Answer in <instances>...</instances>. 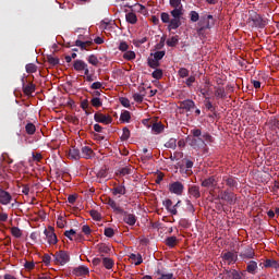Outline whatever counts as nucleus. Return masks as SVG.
Here are the masks:
<instances>
[{
    "mask_svg": "<svg viewBox=\"0 0 279 279\" xmlns=\"http://www.w3.org/2000/svg\"><path fill=\"white\" fill-rule=\"evenodd\" d=\"M107 204H108V206H110V208H112V210H113V213H116V215L123 216L124 223H128V226L136 225V216L134 214H130V213L123 210V207H121V205H119V203H117L114 199L108 198Z\"/></svg>",
    "mask_w": 279,
    "mask_h": 279,
    "instance_id": "1",
    "label": "nucleus"
},
{
    "mask_svg": "<svg viewBox=\"0 0 279 279\" xmlns=\"http://www.w3.org/2000/svg\"><path fill=\"white\" fill-rule=\"evenodd\" d=\"M222 279H247L245 270H238L234 268H225Z\"/></svg>",
    "mask_w": 279,
    "mask_h": 279,
    "instance_id": "2",
    "label": "nucleus"
},
{
    "mask_svg": "<svg viewBox=\"0 0 279 279\" xmlns=\"http://www.w3.org/2000/svg\"><path fill=\"white\" fill-rule=\"evenodd\" d=\"M250 23H252V27H258L259 29H265L267 26V20L263 19L260 14L254 12L248 17Z\"/></svg>",
    "mask_w": 279,
    "mask_h": 279,
    "instance_id": "3",
    "label": "nucleus"
},
{
    "mask_svg": "<svg viewBox=\"0 0 279 279\" xmlns=\"http://www.w3.org/2000/svg\"><path fill=\"white\" fill-rule=\"evenodd\" d=\"M216 199H222V202H227L230 206H234V204H236V194L229 190L220 191L219 195L216 196Z\"/></svg>",
    "mask_w": 279,
    "mask_h": 279,
    "instance_id": "4",
    "label": "nucleus"
},
{
    "mask_svg": "<svg viewBox=\"0 0 279 279\" xmlns=\"http://www.w3.org/2000/svg\"><path fill=\"white\" fill-rule=\"evenodd\" d=\"M219 181H217V177L216 175H211L207 179H204L201 183V185L204 189H209V195H214L215 194V190L217 189V184Z\"/></svg>",
    "mask_w": 279,
    "mask_h": 279,
    "instance_id": "5",
    "label": "nucleus"
},
{
    "mask_svg": "<svg viewBox=\"0 0 279 279\" xmlns=\"http://www.w3.org/2000/svg\"><path fill=\"white\" fill-rule=\"evenodd\" d=\"M54 263L56 265L64 266L69 260H71V256L65 251H58L56 254H53Z\"/></svg>",
    "mask_w": 279,
    "mask_h": 279,
    "instance_id": "6",
    "label": "nucleus"
},
{
    "mask_svg": "<svg viewBox=\"0 0 279 279\" xmlns=\"http://www.w3.org/2000/svg\"><path fill=\"white\" fill-rule=\"evenodd\" d=\"M44 234L46 235L49 245H56L58 243V235H56L53 227H48V229H45Z\"/></svg>",
    "mask_w": 279,
    "mask_h": 279,
    "instance_id": "7",
    "label": "nucleus"
},
{
    "mask_svg": "<svg viewBox=\"0 0 279 279\" xmlns=\"http://www.w3.org/2000/svg\"><path fill=\"white\" fill-rule=\"evenodd\" d=\"M73 69L74 71H77V73H82V71H84V75H88V63H86L84 60H75L73 62Z\"/></svg>",
    "mask_w": 279,
    "mask_h": 279,
    "instance_id": "8",
    "label": "nucleus"
},
{
    "mask_svg": "<svg viewBox=\"0 0 279 279\" xmlns=\"http://www.w3.org/2000/svg\"><path fill=\"white\" fill-rule=\"evenodd\" d=\"M94 121H96V123H102L104 125H110V123H112V117L96 112L94 114Z\"/></svg>",
    "mask_w": 279,
    "mask_h": 279,
    "instance_id": "9",
    "label": "nucleus"
},
{
    "mask_svg": "<svg viewBox=\"0 0 279 279\" xmlns=\"http://www.w3.org/2000/svg\"><path fill=\"white\" fill-rule=\"evenodd\" d=\"M155 279H177L173 272H167L162 268H157L154 272Z\"/></svg>",
    "mask_w": 279,
    "mask_h": 279,
    "instance_id": "10",
    "label": "nucleus"
},
{
    "mask_svg": "<svg viewBox=\"0 0 279 279\" xmlns=\"http://www.w3.org/2000/svg\"><path fill=\"white\" fill-rule=\"evenodd\" d=\"M169 191L174 195H182L184 193V184L180 181L173 182L169 185Z\"/></svg>",
    "mask_w": 279,
    "mask_h": 279,
    "instance_id": "11",
    "label": "nucleus"
},
{
    "mask_svg": "<svg viewBox=\"0 0 279 279\" xmlns=\"http://www.w3.org/2000/svg\"><path fill=\"white\" fill-rule=\"evenodd\" d=\"M198 25H203L207 29H210L215 26V17H213V15H203L198 22Z\"/></svg>",
    "mask_w": 279,
    "mask_h": 279,
    "instance_id": "12",
    "label": "nucleus"
},
{
    "mask_svg": "<svg viewBox=\"0 0 279 279\" xmlns=\"http://www.w3.org/2000/svg\"><path fill=\"white\" fill-rule=\"evenodd\" d=\"M222 260L228 265H234L239 260V255L234 252H226L222 254Z\"/></svg>",
    "mask_w": 279,
    "mask_h": 279,
    "instance_id": "13",
    "label": "nucleus"
},
{
    "mask_svg": "<svg viewBox=\"0 0 279 279\" xmlns=\"http://www.w3.org/2000/svg\"><path fill=\"white\" fill-rule=\"evenodd\" d=\"M12 202V194L0 187V204L8 206Z\"/></svg>",
    "mask_w": 279,
    "mask_h": 279,
    "instance_id": "14",
    "label": "nucleus"
},
{
    "mask_svg": "<svg viewBox=\"0 0 279 279\" xmlns=\"http://www.w3.org/2000/svg\"><path fill=\"white\" fill-rule=\"evenodd\" d=\"M180 109L185 110V112H191L195 108V101L192 99H185L179 102Z\"/></svg>",
    "mask_w": 279,
    "mask_h": 279,
    "instance_id": "15",
    "label": "nucleus"
},
{
    "mask_svg": "<svg viewBox=\"0 0 279 279\" xmlns=\"http://www.w3.org/2000/svg\"><path fill=\"white\" fill-rule=\"evenodd\" d=\"M187 193L190 197H193L194 199H199L202 197V192L199 191L198 185H190Z\"/></svg>",
    "mask_w": 279,
    "mask_h": 279,
    "instance_id": "16",
    "label": "nucleus"
},
{
    "mask_svg": "<svg viewBox=\"0 0 279 279\" xmlns=\"http://www.w3.org/2000/svg\"><path fill=\"white\" fill-rule=\"evenodd\" d=\"M245 274H251L252 276H256V271H258V263H256L255 260H250L246 264V269L244 270Z\"/></svg>",
    "mask_w": 279,
    "mask_h": 279,
    "instance_id": "17",
    "label": "nucleus"
},
{
    "mask_svg": "<svg viewBox=\"0 0 279 279\" xmlns=\"http://www.w3.org/2000/svg\"><path fill=\"white\" fill-rule=\"evenodd\" d=\"M222 182H225V184L229 186V189H236V186H239V182H236V179H234V177H223Z\"/></svg>",
    "mask_w": 279,
    "mask_h": 279,
    "instance_id": "18",
    "label": "nucleus"
},
{
    "mask_svg": "<svg viewBox=\"0 0 279 279\" xmlns=\"http://www.w3.org/2000/svg\"><path fill=\"white\" fill-rule=\"evenodd\" d=\"M93 148L88 146H84L81 148V158H85V160H90L93 158Z\"/></svg>",
    "mask_w": 279,
    "mask_h": 279,
    "instance_id": "19",
    "label": "nucleus"
},
{
    "mask_svg": "<svg viewBox=\"0 0 279 279\" xmlns=\"http://www.w3.org/2000/svg\"><path fill=\"white\" fill-rule=\"evenodd\" d=\"M72 274L74 276H88L89 270H88V267L86 266H78L73 268Z\"/></svg>",
    "mask_w": 279,
    "mask_h": 279,
    "instance_id": "20",
    "label": "nucleus"
},
{
    "mask_svg": "<svg viewBox=\"0 0 279 279\" xmlns=\"http://www.w3.org/2000/svg\"><path fill=\"white\" fill-rule=\"evenodd\" d=\"M69 156H70V158H72L73 160H80V158H82V153L78 150L77 147L72 146V147L70 148Z\"/></svg>",
    "mask_w": 279,
    "mask_h": 279,
    "instance_id": "21",
    "label": "nucleus"
},
{
    "mask_svg": "<svg viewBox=\"0 0 279 279\" xmlns=\"http://www.w3.org/2000/svg\"><path fill=\"white\" fill-rule=\"evenodd\" d=\"M254 256H255V253L253 248H246L240 253V258H242V260H245V258L247 259L254 258Z\"/></svg>",
    "mask_w": 279,
    "mask_h": 279,
    "instance_id": "22",
    "label": "nucleus"
},
{
    "mask_svg": "<svg viewBox=\"0 0 279 279\" xmlns=\"http://www.w3.org/2000/svg\"><path fill=\"white\" fill-rule=\"evenodd\" d=\"M35 92H36V85H34V83H28L27 85H23V93L24 95H27V97H29V95H32Z\"/></svg>",
    "mask_w": 279,
    "mask_h": 279,
    "instance_id": "23",
    "label": "nucleus"
},
{
    "mask_svg": "<svg viewBox=\"0 0 279 279\" xmlns=\"http://www.w3.org/2000/svg\"><path fill=\"white\" fill-rule=\"evenodd\" d=\"M130 174H132V167H130V166L121 168L120 170H118L116 172V175H118L119 178H123V177L130 175Z\"/></svg>",
    "mask_w": 279,
    "mask_h": 279,
    "instance_id": "24",
    "label": "nucleus"
},
{
    "mask_svg": "<svg viewBox=\"0 0 279 279\" xmlns=\"http://www.w3.org/2000/svg\"><path fill=\"white\" fill-rule=\"evenodd\" d=\"M125 19H126V23H130L131 25H136V23H138V17L134 12L126 13Z\"/></svg>",
    "mask_w": 279,
    "mask_h": 279,
    "instance_id": "25",
    "label": "nucleus"
},
{
    "mask_svg": "<svg viewBox=\"0 0 279 279\" xmlns=\"http://www.w3.org/2000/svg\"><path fill=\"white\" fill-rule=\"evenodd\" d=\"M180 25H182V22L180 21V19L173 17L169 22L168 29H169V32H171V29H178V27H180Z\"/></svg>",
    "mask_w": 279,
    "mask_h": 279,
    "instance_id": "26",
    "label": "nucleus"
},
{
    "mask_svg": "<svg viewBox=\"0 0 279 279\" xmlns=\"http://www.w3.org/2000/svg\"><path fill=\"white\" fill-rule=\"evenodd\" d=\"M165 243L168 247L173 248L175 245H178V238L172 235V236H168L165 240Z\"/></svg>",
    "mask_w": 279,
    "mask_h": 279,
    "instance_id": "27",
    "label": "nucleus"
},
{
    "mask_svg": "<svg viewBox=\"0 0 279 279\" xmlns=\"http://www.w3.org/2000/svg\"><path fill=\"white\" fill-rule=\"evenodd\" d=\"M111 193L112 195H125L126 193L125 185H118L111 189Z\"/></svg>",
    "mask_w": 279,
    "mask_h": 279,
    "instance_id": "28",
    "label": "nucleus"
},
{
    "mask_svg": "<svg viewBox=\"0 0 279 279\" xmlns=\"http://www.w3.org/2000/svg\"><path fill=\"white\" fill-rule=\"evenodd\" d=\"M180 43V37L178 35L172 36L171 38L167 39L166 45L168 47H178V44Z\"/></svg>",
    "mask_w": 279,
    "mask_h": 279,
    "instance_id": "29",
    "label": "nucleus"
},
{
    "mask_svg": "<svg viewBox=\"0 0 279 279\" xmlns=\"http://www.w3.org/2000/svg\"><path fill=\"white\" fill-rule=\"evenodd\" d=\"M133 263L134 265L138 266V265H142L143 263V256L141 254H134L132 253L129 257Z\"/></svg>",
    "mask_w": 279,
    "mask_h": 279,
    "instance_id": "30",
    "label": "nucleus"
},
{
    "mask_svg": "<svg viewBox=\"0 0 279 279\" xmlns=\"http://www.w3.org/2000/svg\"><path fill=\"white\" fill-rule=\"evenodd\" d=\"M151 131L154 134H162V132H165V125L162 123H154Z\"/></svg>",
    "mask_w": 279,
    "mask_h": 279,
    "instance_id": "31",
    "label": "nucleus"
},
{
    "mask_svg": "<svg viewBox=\"0 0 279 279\" xmlns=\"http://www.w3.org/2000/svg\"><path fill=\"white\" fill-rule=\"evenodd\" d=\"M102 265L105 269H112L114 267V260L110 257L102 258Z\"/></svg>",
    "mask_w": 279,
    "mask_h": 279,
    "instance_id": "32",
    "label": "nucleus"
},
{
    "mask_svg": "<svg viewBox=\"0 0 279 279\" xmlns=\"http://www.w3.org/2000/svg\"><path fill=\"white\" fill-rule=\"evenodd\" d=\"M264 267H266V268L271 267L272 269H278L279 264L275 259H266L264 263Z\"/></svg>",
    "mask_w": 279,
    "mask_h": 279,
    "instance_id": "33",
    "label": "nucleus"
},
{
    "mask_svg": "<svg viewBox=\"0 0 279 279\" xmlns=\"http://www.w3.org/2000/svg\"><path fill=\"white\" fill-rule=\"evenodd\" d=\"M25 131H26V134L32 136V135L36 134V125H34V123H32V122H28L25 125Z\"/></svg>",
    "mask_w": 279,
    "mask_h": 279,
    "instance_id": "34",
    "label": "nucleus"
},
{
    "mask_svg": "<svg viewBox=\"0 0 279 279\" xmlns=\"http://www.w3.org/2000/svg\"><path fill=\"white\" fill-rule=\"evenodd\" d=\"M182 10L183 8H173L170 14L173 16V19H182V15L184 14Z\"/></svg>",
    "mask_w": 279,
    "mask_h": 279,
    "instance_id": "35",
    "label": "nucleus"
},
{
    "mask_svg": "<svg viewBox=\"0 0 279 279\" xmlns=\"http://www.w3.org/2000/svg\"><path fill=\"white\" fill-rule=\"evenodd\" d=\"M11 234L15 239H21L23 236V231L19 229V227H12L11 229Z\"/></svg>",
    "mask_w": 279,
    "mask_h": 279,
    "instance_id": "36",
    "label": "nucleus"
},
{
    "mask_svg": "<svg viewBox=\"0 0 279 279\" xmlns=\"http://www.w3.org/2000/svg\"><path fill=\"white\" fill-rule=\"evenodd\" d=\"M87 62L89 64H92V66H98L99 65V59L97 58V56L95 54H90L88 58H87Z\"/></svg>",
    "mask_w": 279,
    "mask_h": 279,
    "instance_id": "37",
    "label": "nucleus"
},
{
    "mask_svg": "<svg viewBox=\"0 0 279 279\" xmlns=\"http://www.w3.org/2000/svg\"><path fill=\"white\" fill-rule=\"evenodd\" d=\"M130 119H132L130 111H124L120 116V121H123V123H130Z\"/></svg>",
    "mask_w": 279,
    "mask_h": 279,
    "instance_id": "38",
    "label": "nucleus"
},
{
    "mask_svg": "<svg viewBox=\"0 0 279 279\" xmlns=\"http://www.w3.org/2000/svg\"><path fill=\"white\" fill-rule=\"evenodd\" d=\"M165 147H168V149H175V147H178V141L175 138H170Z\"/></svg>",
    "mask_w": 279,
    "mask_h": 279,
    "instance_id": "39",
    "label": "nucleus"
},
{
    "mask_svg": "<svg viewBox=\"0 0 279 279\" xmlns=\"http://www.w3.org/2000/svg\"><path fill=\"white\" fill-rule=\"evenodd\" d=\"M47 61L49 62V64H51V66H58V64H60V59L53 56H48Z\"/></svg>",
    "mask_w": 279,
    "mask_h": 279,
    "instance_id": "40",
    "label": "nucleus"
},
{
    "mask_svg": "<svg viewBox=\"0 0 279 279\" xmlns=\"http://www.w3.org/2000/svg\"><path fill=\"white\" fill-rule=\"evenodd\" d=\"M148 66H150V69H158V66H160V61L155 58H148Z\"/></svg>",
    "mask_w": 279,
    "mask_h": 279,
    "instance_id": "41",
    "label": "nucleus"
},
{
    "mask_svg": "<svg viewBox=\"0 0 279 279\" xmlns=\"http://www.w3.org/2000/svg\"><path fill=\"white\" fill-rule=\"evenodd\" d=\"M89 215L94 219V221H101V214H99V211L92 209L89 211Z\"/></svg>",
    "mask_w": 279,
    "mask_h": 279,
    "instance_id": "42",
    "label": "nucleus"
},
{
    "mask_svg": "<svg viewBox=\"0 0 279 279\" xmlns=\"http://www.w3.org/2000/svg\"><path fill=\"white\" fill-rule=\"evenodd\" d=\"M216 97H219L220 99H225L226 97V89L223 87H218L215 92Z\"/></svg>",
    "mask_w": 279,
    "mask_h": 279,
    "instance_id": "43",
    "label": "nucleus"
},
{
    "mask_svg": "<svg viewBox=\"0 0 279 279\" xmlns=\"http://www.w3.org/2000/svg\"><path fill=\"white\" fill-rule=\"evenodd\" d=\"M92 106L94 108H101L104 106V102H101V99L99 97H95L92 99Z\"/></svg>",
    "mask_w": 279,
    "mask_h": 279,
    "instance_id": "44",
    "label": "nucleus"
},
{
    "mask_svg": "<svg viewBox=\"0 0 279 279\" xmlns=\"http://www.w3.org/2000/svg\"><path fill=\"white\" fill-rule=\"evenodd\" d=\"M124 60H135L136 59V52L134 51H126L123 54Z\"/></svg>",
    "mask_w": 279,
    "mask_h": 279,
    "instance_id": "45",
    "label": "nucleus"
},
{
    "mask_svg": "<svg viewBox=\"0 0 279 279\" xmlns=\"http://www.w3.org/2000/svg\"><path fill=\"white\" fill-rule=\"evenodd\" d=\"M162 70L160 69H156L153 73L151 76L154 77V80H162Z\"/></svg>",
    "mask_w": 279,
    "mask_h": 279,
    "instance_id": "46",
    "label": "nucleus"
},
{
    "mask_svg": "<svg viewBox=\"0 0 279 279\" xmlns=\"http://www.w3.org/2000/svg\"><path fill=\"white\" fill-rule=\"evenodd\" d=\"M38 71V66L34 63L26 64V73H36Z\"/></svg>",
    "mask_w": 279,
    "mask_h": 279,
    "instance_id": "47",
    "label": "nucleus"
},
{
    "mask_svg": "<svg viewBox=\"0 0 279 279\" xmlns=\"http://www.w3.org/2000/svg\"><path fill=\"white\" fill-rule=\"evenodd\" d=\"M121 135V141H128L130 138V129L128 126L123 128Z\"/></svg>",
    "mask_w": 279,
    "mask_h": 279,
    "instance_id": "48",
    "label": "nucleus"
},
{
    "mask_svg": "<svg viewBox=\"0 0 279 279\" xmlns=\"http://www.w3.org/2000/svg\"><path fill=\"white\" fill-rule=\"evenodd\" d=\"M190 19L192 23H197V21H199V13H197L196 11H191Z\"/></svg>",
    "mask_w": 279,
    "mask_h": 279,
    "instance_id": "49",
    "label": "nucleus"
},
{
    "mask_svg": "<svg viewBox=\"0 0 279 279\" xmlns=\"http://www.w3.org/2000/svg\"><path fill=\"white\" fill-rule=\"evenodd\" d=\"M205 108L209 110V112H215V106H213V102H210V98H206L205 100Z\"/></svg>",
    "mask_w": 279,
    "mask_h": 279,
    "instance_id": "50",
    "label": "nucleus"
},
{
    "mask_svg": "<svg viewBox=\"0 0 279 279\" xmlns=\"http://www.w3.org/2000/svg\"><path fill=\"white\" fill-rule=\"evenodd\" d=\"M165 54H166L165 50L157 51L154 53V59L160 62V60L165 58Z\"/></svg>",
    "mask_w": 279,
    "mask_h": 279,
    "instance_id": "51",
    "label": "nucleus"
},
{
    "mask_svg": "<svg viewBox=\"0 0 279 279\" xmlns=\"http://www.w3.org/2000/svg\"><path fill=\"white\" fill-rule=\"evenodd\" d=\"M104 234L105 236H108V239H112V236H114V229L106 228Z\"/></svg>",
    "mask_w": 279,
    "mask_h": 279,
    "instance_id": "52",
    "label": "nucleus"
},
{
    "mask_svg": "<svg viewBox=\"0 0 279 279\" xmlns=\"http://www.w3.org/2000/svg\"><path fill=\"white\" fill-rule=\"evenodd\" d=\"M179 76L184 78L189 77V70L186 68H181L178 72Z\"/></svg>",
    "mask_w": 279,
    "mask_h": 279,
    "instance_id": "53",
    "label": "nucleus"
},
{
    "mask_svg": "<svg viewBox=\"0 0 279 279\" xmlns=\"http://www.w3.org/2000/svg\"><path fill=\"white\" fill-rule=\"evenodd\" d=\"M75 230L71 229L64 232V236H66V239H70V241H73V236H75Z\"/></svg>",
    "mask_w": 279,
    "mask_h": 279,
    "instance_id": "54",
    "label": "nucleus"
},
{
    "mask_svg": "<svg viewBox=\"0 0 279 279\" xmlns=\"http://www.w3.org/2000/svg\"><path fill=\"white\" fill-rule=\"evenodd\" d=\"M171 8H182V0H170Z\"/></svg>",
    "mask_w": 279,
    "mask_h": 279,
    "instance_id": "55",
    "label": "nucleus"
},
{
    "mask_svg": "<svg viewBox=\"0 0 279 279\" xmlns=\"http://www.w3.org/2000/svg\"><path fill=\"white\" fill-rule=\"evenodd\" d=\"M97 178H108V171L106 170V168H101V169L97 172Z\"/></svg>",
    "mask_w": 279,
    "mask_h": 279,
    "instance_id": "56",
    "label": "nucleus"
},
{
    "mask_svg": "<svg viewBox=\"0 0 279 279\" xmlns=\"http://www.w3.org/2000/svg\"><path fill=\"white\" fill-rule=\"evenodd\" d=\"M75 46L76 47H80L81 49H82V51H86V44L84 43V41H82L81 39H77L76 41H75Z\"/></svg>",
    "mask_w": 279,
    "mask_h": 279,
    "instance_id": "57",
    "label": "nucleus"
},
{
    "mask_svg": "<svg viewBox=\"0 0 279 279\" xmlns=\"http://www.w3.org/2000/svg\"><path fill=\"white\" fill-rule=\"evenodd\" d=\"M120 104L124 107V108H130V99L122 97L120 98Z\"/></svg>",
    "mask_w": 279,
    "mask_h": 279,
    "instance_id": "58",
    "label": "nucleus"
},
{
    "mask_svg": "<svg viewBox=\"0 0 279 279\" xmlns=\"http://www.w3.org/2000/svg\"><path fill=\"white\" fill-rule=\"evenodd\" d=\"M128 49H130V46L128 45V43L121 41L120 45H119V50L120 51H128Z\"/></svg>",
    "mask_w": 279,
    "mask_h": 279,
    "instance_id": "59",
    "label": "nucleus"
},
{
    "mask_svg": "<svg viewBox=\"0 0 279 279\" xmlns=\"http://www.w3.org/2000/svg\"><path fill=\"white\" fill-rule=\"evenodd\" d=\"M43 263H45L46 266H49V265L51 264V255L45 254V255L43 256Z\"/></svg>",
    "mask_w": 279,
    "mask_h": 279,
    "instance_id": "60",
    "label": "nucleus"
},
{
    "mask_svg": "<svg viewBox=\"0 0 279 279\" xmlns=\"http://www.w3.org/2000/svg\"><path fill=\"white\" fill-rule=\"evenodd\" d=\"M161 21L162 23H170L171 19L169 16V13H166V12L161 13Z\"/></svg>",
    "mask_w": 279,
    "mask_h": 279,
    "instance_id": "61",
    "label": "nucleus"
},
{
    "mask_svg": "<svg viewBox=\"0 0 279 279\" xmlns=\"http://www.w3.org/2000/svg\"><path fill=\"white\" fill-rule=\"evenodd\" d=\"M133 99L136 104H143V95L141 94H133Z\"/></svg>",
    "mask_w": 279,
    "mask_h": 279,
    "instance_id": "62",
    "label": "nucleus"
},
{
    "mask_svg": "<svg viewBox=\"0 0 279 279\" xmlns=\"http://www.w3.org/2000/svg\"><path fill=\"white\" fill-rule=\"evenodd\" d=\"M186 86H189V88H191V86H193V84H195V76H190L186 78L185 81Z\"/></svg>",
    "mask_w": 279,
    "mask_h": 279,
    "instance_id": "63",
    "label": "nucleus"
},
{
    "mask_svg": "<svg viewBox=\"0 0 279 279\" xmlns=\"http://www.w3.org/2000/svg\"><path fill=\"white\" fill-rule=\"evenodd\" d=\"M82 232H84V234H86L88 236V234H90V232H93V230H90V226L84 225L82 227Z\"/></svg>",
    "mask_w": 279,
    "mask_h": 279,
    "instance_id": "64",
    "label": "nucleus"
}]
</instances>
